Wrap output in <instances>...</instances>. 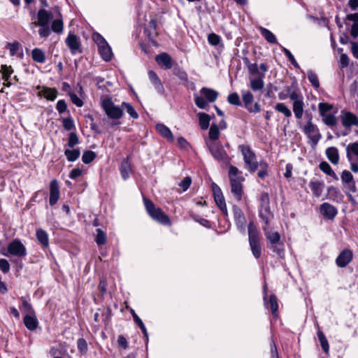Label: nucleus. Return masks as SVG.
Returning a JSON list of instances; mask_svg holds the SVG:
<instances>
[{
	"mask_svg": "<svg viewBox=\"0 0 358 358\" xmlns=\"http://www.w3.org/2000/svg\"><path fill=\"white\" fill-rule=\"evenodd\" d=\"M244 63L246 65L248 68V71L249 73L251 76H260V74L262 73L261 71L259 70L258 66L257 63H250L249 59L248 58L243 59Z\"/></svg>",
	"mask_w": 358,
	"mask_h": 358,
	"instance_id": "nucleus-41",
	"label": "nucleus"
},
{
	"mask_svg": "<svg viewBox=\"0 0 358 358\" xmlns=\"http://www.w3.org/2000/svg\"><path fill=\"white\" fill-rule=\"evenodd\" d=\"M206 144L210 153L215 160L222 162L226 164H230L229 155L220 141H206Z\"/></svg>",
	"mask_w": 358,
	"mask_h": 358,
	"instance_id": "nucleus-7",
	"label": "nucleus"
},
{
	"mask_svg": "<svg viewBox=\"0 0 358 358\" xmlns=\"http://www.w3.org/2000/svg\"><path fill=\"white\" fill-rule=\"evenodd\" d=\"M200 95L194 94L196 106L201 109H206L208 106V102H214L218 96V92L215 90L202 87L200 91Z\"/></svg>",
	"mask_w": 358,
	"mask_h": 358,
	"instance_id": "nucleus-6",
	"label": "nucleus"
},
{
	"mask_svg": "<svg viewBox=\"0 0 358 358\" xmlns=\"http://www.w3.org/2000/svg\"><path fill=\"white\" fill-rule=\"evenodd\" d=\"M143 203L148 214L152 220L162 225H171V221L169 217L165 214L160 208L156 207L150 199L144 196Z\"/></svg>",
	"mask_w": 358,
	"mask_h": 358,
	"instance_id": "nucleus-4",
	"label": "nucleus"
},
{
	"mask_svg": "<svg viewBox=\"0 0 358 358\" xmlns=\"http://www.w3.org/2000/svg\"><path fill=\"white\" fill-rule=\"evenodd\" d=\"M95 242L98 245H103L106 243V234L100 228L96 229Z\"/></svg>",
	"mask_w": 358,
	"mask_h": 358,
	"instance_id": "nucleus-49",
	"label": "nucleus"
},
{
	"mask_svg": "<svg viewBox=\"0 0 358 358\" xmlns=\"http://www.w3.org/2000/svg\"><path fill=\"white\" fill-rule=\"evenodd\" d=\"M268 245L274 244L280 241V235L278 231H272L267 227H262Z\"/></svg>",
	"mask_w": 358,
	"mask_h": 358,
	"instance_id": "nucleus-26",
	"label": "nucleus"
},
{
	"mask_svg": "<svg viewBox=\"0 0 358 358\" xmlns=\"http://www.w3.org/2000/svg\"><path fill=\"white\" fill-rule=\"evenodd\" d=\"M78 143L79 139L77 134L75 132H71L69 134L67 145L69 148H73L75 145L78 144Z\"/></svg>",
	"mask_w": 358,
	"mask_h": 358,
	"instance_id": "nucleus-60",
	"label": "nucleus"
},
{
	"mask_svg": "<svg viewBox=\"0 0 358 358\" xmlns=\"http://www.w3.org/2000/svg\"><path fill=\"white\" fill-rule=\"evenodd\" d=\"M36 236L39 242V243L42 245L43 248H47L49 246V238L48 233L42 229H38L36 230Z\"/></svg>",
	"mask_w": 358,
	"mask_h": 358,
	"instance_id": "nucleus-31",
	"label": "nucleus"
},
{
	"mask_svg": "<svg viewBox=\"0 0 358 358\" xmlns=\"http://www.w3.org/2000/svg\"><path fill=\"white\" fill-rule=\"evenodd\" d=\"M94 41L96 43L98 48L108 43L105 38L99 33H94L92 35Z\"/></svg>",
	"mask_w": 358,
	"mask_h": 358,
	"instance_id": "nucleus-62",
	"label": "nucleus"
},
{
	"mask_svg": "<svg viewBox=\"0 0 358 358\" xmlns=\"http://www.w3.org/2000/svg\"><path fill=\"white\" fill-rule=\"evenodd\" d=\"M32 59L38 63L43 64L45 62L46 57L45 52L40 48H36L31 51Z\"/></svg>",
	"mask_w": 358,
	"mask_h": 358,
	"instance_id": "nucleus-36",
	"label": "nucleus"
},
{
	"mask_svg": "<svg viewBox=\"0 0 358 358\" xmlns=\"http://www.w3.org/2000/svg\"><path fill=\"white\" fill-rule=\"evenodd\" d=\"M101 106L107 117L113 120H118L123 116L122 109L109 98L102 100Z\"/></svg>",
	"mask_w": 358,
	"mask_h": 358,
	"instance_id": "nucleus-10",
	"label": "nucleus"
},
{
	"mask_svg": "<svg viewBox=\"0 0 358 358\" xmlns=\"http://www.w3.org/2000/svg\"><path fill=\"white\" fill-rule=\"evenodd\" d=\"M156 130L157 132L166 140L173 142V135L169 127L162 123L156 124Z\"/></svg>",
	"mask_w": 358,
	"mask_h": 358,
	"instance_id": "nucleus-29",
	"label": "nucleus"
},
{
	"mask_svg": "<svg viewBox=\"0 0 358 358\" xmlns=\"http://www.w3.org/2000/svg\"><path fill=\"white\" fill-rule=\"evenodd\" d=\"M173 73L178 77L182 81H187L188 76L187 73L178 64L173 66Z\"/></svg>",
	"mask_w": 358,
	"mask_h": 358,
	"instance_id": "nucleus-47",
	"label": "nucleus"
},
{
	"mask_svg": "<svg viewBox=\"0 0 358 358\" xmlns=\"http://www.w3.org/2000/svg\"><path fill=\"white\" fill-rule=\"evenodd\" d=\"M99 53L100 54L101 58L106 61L109 62L112 59L113 52L110 47L108 43L105 44L104 45L101 46L98 48Z\"/></svg>",
	"mask_w": 358,
	"mask_h": 358,
	"instance_id": "nucleus-33",
	"label": "nucleus"
},
{
	"mask_svg": "<svg viewBox=\"0 0 358 358\" xmlns=\"http://www.w3.org/2000/svg\"><path fill=\"white\" fill-rule=\"evenodd\" d=\"M232 210L236 227L239 231L244 232L247 221L243 210L236 205L233 206Z\"/></svg>",
	"mask_w": 358,
	"mask_h": 358,
	"instance_id": "nucleus-14",
	"label": "nucleus"
},
{
	"mask_svg": "<svg viewBox=\"0 0 358 358\" xmlns=\"http://www.w3.org/2000/svg\"><path fill=\"white\" fill-rule=\"evenodd\" d=\"M1 73L2 74V78L4 80H9L10 76L13 73V69L11 66H7L6 64H2L1 66Z\"/></svg>",
	"mask_w": 358,
	"mask_h": 358,
	"instance_id": "nucleus-51",
	"label": "nucleus"
},
{
	"mask_svg": "<svg viewBox=\"0 0 358 358\" xmlns=\"http://www.w3.org/2000/svg\"><path fill=\"white\" fill-rule=\"evenodd\" d=\"M148 74L157 92L160 94H164L165 90L157 74L152 70H150Z\"/></svg>",
	"mask_w": 358,
	"mask_h": 358,
	"instance_id": "nucleus-21",
	"label": "nucleus"
},
{
	"mask_svg": "<svg viewBox=\"0 0 358 358\" xmlns=\"http://www.w3.org/2000/svg\"><path fill=\"white\" fill-rule=\"evenodd\" d=\"M77 348L81 354H85L87 351V343L85 339L80 338L77 341Z\"/></svg>",
	"mask_w": 358,
	"mask_h": 358,
	"instance_id": "nucleus-59",
	"label": "nucleus"
},
{
	"mask_svg": "<svg viewBox=\"0 0 358 358\" xmlns=\"http://www.w3.org/2000/svg\"><path fill=\"white\" fill-rule=\"evenodd\" d=\"M122 107L126 110L127 113L131 116V117L134 119H137L138 117V113L130 103L122 102Z\"/></svg>",
	"mask_w": 358,
	"mask_h": 358,
	"instance_id": "nucleus-50",
	"label": "nucleus"
},
{
	"mask_svg": "<svg viewBox=\"0 0 358 358\" xmlns=\"http://www.w3.org/2000/svg\"><path fill=\"white\" fill-rule=\"evenodd\" d=\"M285 90L289 99L293 101L292 110L295 117L299 120L301 119L305 106L302 94L296 86L294 87V84L291 86H287Z\"/></svg>",
	"mask_w": 358,
	"mask_h": 358,
	"instance_id": "nucleus-2",
	"label": "nucleus"
},
{
	"mask_svg": "<svg viewBox=\"0 0 358 358\" xmlns=\"http://www.w3.org/2000/svg\"><path fill=\"white\" fill-rule=\"evenodd\" d=\"M157 64L164 69H171L173 66L171 57L166 52L159 54L155 57Z\"/></svg>",
	"mask_w": 358,
	"mask_h": 358,
	"instance_id": "nucleus-18",
	"label": "nucleus"
},
{
	"mask_svg": "<svg viewBox=\"0 0 358 358\" xmlns=\"http://www.w3.org/2000/svg\"><path fill=\"white\" fill-rule=\"evenodd\" d=\"M65 43L69 48L72 55H76L82 52L81 42L79 37L69 32L65 39Z\"/></svg>",
	"mask_w": 358,
	"mask_h": 358,
	"instance_id": "nucleus-12",
	"label": "nucleus"
},
{
	"mask_svg": "<svg viewBox=\"0 0 358 358\" xmlns=\"http://www.w3.org/2000/svg\"><path fill=\"white\" fill-rule=\"evenodd\" d=\"M268 247L280 257H283L285 253V245L282 241H278L274 244L268 245Z\"/></svg>",
	"mask_w": 358,
	"mask_h": 358,
	"instance_id": "nucleus-42",
	"label": "nucleus"
},
{
	"mask_svg": "<svg viewBox=\"0 0 358 358\" xmlns=\"http://www.w3.org/2000/svg\"><path fill=\"white\" fill-rule=\"evenodd\" d=\"M309 186L315 196L320 197L322 195L324 187V184L322 181L311 180Z\"/></svg>",
	"mask_w": 358,
	"mask_h": 358,
	"instance_id": "nucleus-27",
	"label": "nucleus"
},
{
	"mask_svg": "<svg viewBox=\"0 0 358 358\" xmlns=\"http://www.w3.org/2000/svg\"><path fill=\"white\" fill-rule=\"evenodd\" d=\"M323 119L322 121L324 123L329 127L336 126L337 124V120L335 115L333 114H329L326 115L324 116H322Z\"/></svg>",
	"mask_w": 358,
	"mask_h": 358,
	"instance_id": "nucleus-55",
	"label": "nucleus"
},
{
	"mask_svg": "<svg viewBox=\"0 0 358 358\" xmlns=\"http://www.w3.org/2000/svg\"><path fill=\"white\" fill-rule=\"evenodd\" d=\"M199 126L201 129L206 130L209 127L210 117L209 115L205 113H199Z\"/></svg>",
	"mask_w": 358,
	"mask_h": 358,
	"instance_id": "nucleus-37",
	"label": "nucleus"
},
{
	"mask_svg": "<svg viewBox=\"0 0 358 358\" xmlns=\"http://www.w3.org/2000/svg\"><path fill=\"white\" fill-rule=\"evenodd\" d=\"M259 215L260 219L263 221L264 224L262 227H267L271 224V221L273 218V214L271 211L270 208H259Z\"/></svg>",
	"mask_w": 358,
	"mask_h": 358,
	"instance_id": "nucleus-24",
	"label": "nucleus"
},
{
	"mask_svg": "<svg viewBox=\"0 0 358 358\" xmlns=\"http://www.w3.org/2000/svg\"><path fill=\"white\" fill-rule=\"evenodd\" d=\"M275 109L278 112L282 113L287 118L292 117V112L290 109L283 103H278L275 106Z\"/></svg>",
	"mask_w": 358,
	"mask_h": 358,
	"instance_id": "nucleus-46",
	"label": "nucleus"
},
{
	"mask_svg": "<svg viewBox=\"0 0 358 358\" xmlns=\"http://www.w3.org/2000/svg\"><path fill=\"white\" fill-rule=\"evenodd\" d=\"M2 255L6 257L13 256L22 259L27 255V251L22 241L15 238L8 244L6 251L2 252Z\"/></svg>",
	"mask_w": 358,
	"mask_h": 358,
	"instance_id": "nucleus-9",
	"label": "nucleus"
},
{
	"mask_svg": "<svg viewBox=\"0 0 358 358\" xmlns=\"http://www.w3.org/2000/svg\"><path fill=\"white\" fill-rule=\"evenodd\" d=\"M80 151L79 148L69 150L66 149L64 151V155L66 156L69 162L76 161L80 156Z\"/></svg>",
	"mask_w": 358,
	"mask_h": 358,
	"instance_id": "nucleus-44",
	"label": "nucleus"
},
{
	"mask_svg": "<svg viewBox=\"0 0 358 358\" xmlns=\"http://www.w3.org/2000/svg\"><path fill=\"white\" fill-rule=\"evenodd\" d=\"M260 208H270V198L267 192H262L259 196Z\"/></svg>",
	"mask_w": 358,
	"mask_h": 358,
	"instance_id": "nucleus-52",
	"label": "nucleus"
},
{
	"mask_svg": "<svg viewBox=\"0 0 358 358\" xmlns=\"http://www.w3.org/2000/svg\"><path fill=\"white\" fill-rule=\"evenodd\" d=\"M228 175L231 192L236 200L240 201L243 194V182L245 181V178L242 176V171H239L237 167L230 164Z\"/></svg>",
	"mask_w": 358,
	"mask_h": 358,
	"instance_id": "nucleus-1",
	"label": "nucleus"
},
{
	"mask_svg": "<svg viewBox=\"0 0 358 358\" xmlns=\"http://www.w3.org/2000/svg\"><path fill=\"white\" fill-rule=\"evenodd\" d=\"M317 334L322 350L325 354L328 355L329 352V344L324 334L319 330Z\"/></svg>",
	"mask_w": 358,
	"mask_h": 358,
	"instance_id": "nucleus-40",
	"label": "nucleus"
},
{
	"mask_svg": "<svg viewBox=\"0 0 358 358\" xmlns=\"http://www.w3.org/2000/svg\"><path fill=\"white\" fill-rule=\"evenodd\" d=\"M320 169L327 174V176L331 177L334 180H338V177L336 174V173L333 171L331 166L325 161H323L319 164Z\"/></svg>",
	"mask_w": 358,
	"mask_h": 358,
	"instance_id": "nucleus-35",
	"label": "nucleus"
},
{
	"mask_svg": "<svg viewBox=\"0 0 358 358\" xmlns=\"http://www.w3.org/2000/svg\"><path fill=\"white\" fill-rule=\"evenodd\" d=\"M220 129L217 124H212L209 129L208 131V137L206 138V141H219L218 138L220 137Z\"/></svg>",
	"mask_w": 358,
	"mask_h": 358,
	"instance_id": "nucleus-38",
	"label": "nucleus"
},
{
	"mask_svg": "<svg viewBox=\"0 0 358 358\" xmlns=\"http://www.w3.org/2000/svg\"><path fill=\"white\" fill-rule=\"evenodd\" d=\"M259 31L268 43L271 44H275L278 43L275 36L270 30L264 27H260Z\"/></svg>",
	"mask_w": 358,
	"mask_h": 358,
	"instance_id": "nucleus-39",
	"label": "nucleus"
},
{
	"mask_svg": "<svg viewBox=\"0 0 358 358\" xmlns=\"http://www.w3.org/2000/svg\"><path fill=\"white\" fill-rule=\"evenodd\" d=\"M159 27L157 21L155 18L150 19L148 27L145 29V33L146 34L148 39L151 42H154L155 39L159 35Z\"/></svg>",
	"mask_w": 358,
	"mask_h": 358,
	"instance_id": "nucleus-19",
	"label": "nucleus"
},
{
	"mask_svg": "<svg viewBox=\"0 0 358 358\" xmlns=\"http://www.w3.org/2000/svg\"><path fill=\"white\" fill-rule=\"evenodd\" d=\"M341 178L342 182L345 185L355 180L352 174L348 170H344L341 173Z\"/></svg>",
	"mask_w": 358,
	"mask_h": 358,
	"instance_id": "nucleus-58",
	"label": "nucleus"
},
{
	"mask_svg": "<svg viewBox=\"0 0 358 358\" xmlns=\"http://www.w3.org/2000/svg\"><path fill=\"white\" fill-rule=\"evenodd\" d=\"M353 259V252L350 249L342 250L336 259V264L340 268L345 267Z\"/></svg>",
	"mask_w": 358,
	"mask_h": 358,
	"instance_id": "nucleus-16",
	"label": "nucleus"
},
{
	"mask_svg": "<svg viewBox=\"0 0 358 358\" xmlns=\"http://www.w3.org/2000/svg\"><path fill=\"white\" fill-rule=\"evenodd\" d=\"M320 213L325 220H334L338 214V210L332 204L324 202L320 206Z\"/></svg>",
	"mask_w": 358,
	"mask_h": 358,
	"instance_id": "nucleus-15",
	"label": "nucleus"
},
{
	"mask_svg": "<svg viewBox=\"0 0 358 358\" xmlns=\"http://www.w3.org/2000/svg\"><path fill=\"white\" fill-rule=\"evenodd\" d=\"M241 94L244 106L248 112L257 113L261 110L260 105L257 102L252 106V103L254 101V96L250 91H242Z\"/></svg>",
	"mask_w": 358,
	"mask_h": 358,
	"instance_id": "nucleus-13",
	"label": "nucleus"
},
{
	"mask_svg": "<svg viewBox=\"0 0 358 358\" xmlns=\"http://www.w3.org/2000/svg\"><path fill=\"white\" fill-rule=\"evenodd\" d=\"M318 108L320 115L322 116H324L326 115V113L330 111L333 108V106L328 103H320Z\"/></svg>",
	"mask_w": 358,
	"mask_h": 358,
	"instance_id": "nucleus-63",
	"label": "nucleus"
},
{
	"mask_svg": "<svg viewBox=\"0 0 358 358\" xmlns=\"http://www.w3.org/2000/svg\"><path fill=\"white\" fill-rule=\"evenodd\" d=\"M268 305H269L271 313L274 317L277 316L278 310V303L277 297L274 294H271L269 296V300L268 301Z\"/></svg>",
	"mask_w": 358,
	"mask_h": 358,
	"instance_id": "nucleus-45",
	"label": "nucleus"
},
{
	"mask_svg": "<svg viewBox=\"0 0 358 358\" xmlns=\"http://www.w3.org/2000/svg\"><path fill=\"white\" fill-rule=\"evenodd\" d=\"M120 171L121 173V176L123 180H126L129 178L130 173L131 172V164L129 162V159H124L120 165Z\"/></svg>",
	"mask_w": 358,
	"mask_h": 358,
	"instance_id": "nucleus-34",
	"label": "nucleus"
},
{
	"mask_svg": "<svg viewBox=\"0 0 358 358\" xmlns=\"http://www.w3.org/2000/svg\"><path fill=\"white\" fill-rule=\"evenodd\" d=\"M62 124L64 128L67 131H70L75 129L73 120L71 117L64 118L62 120Z\"/></svg>",
	"mask_w": 358,
	"mask_h": 358,
	"instance_id": "nucleus-64",
	"label": "nucleus"
},
{
	"mask_svg": "<svg viewBox=\"0 0 358 358\" xmlns=\"http://www.w3.org/2000/svg\"><path fill=\"white\" fill-rule=\"evenodd\" d=\"M22 306V310L25 312L26 315H32L36 313L32 306L26 300V299L23 296L20 298Z\"/></svg>",
	"mask_w": 358,
	"mask_h": 358,
	"instance_id": "nucleus-53",
	"label": "nucleus"
},
{
	"mask_svg": "<svg viewBox=\"0 0 358 358\" xmlns=\"http://www.w3.org/2000/svg\"><path fill=\"white\" fill-rule=\"evenodd\" d=\"M50 31H52L57 34H60L64 30V22L62 16L60 12H59V17L54 20L52 22L51 27H50Z\"/></svg>",
	"mask_w": 358,
	"mask_h": 358,
	"instance_id": "nucleus-32",
	"label": "nucleus"
},
{
	"mask_svg": "<svg viewBox=\"0 0 358 358\" xmlns=\"http://www.w3.org/2000/svg\"><path fill=\"white\" fill-rule=\"evenodd\" d=\"M213 193L215 201L219 208L226 205L224 197L219 187L213 189Z\"/></svg>",
	"mask_w": 358,
	"mask_h": 358,
	"instance_id": "nucleus-43",
	"label": "nucleus"
},
{
	"mask_svg": "<svg viewBox=\"0 0 358 358\" xmlns=\"http://www.w3.org/2000/svg\"><path fill=\"white\" fill-rule=\"evenodd\" d=\"M308 78L315 88L320 87V82L317 76L313 71H308Z\"/></svg>",
	"mask_w": 358,
	"mask_h": 358,
	"instance_id": "nucleus-57",
	"label": "nucleus"
},
{
	"mask_svg": "<svg viewBox=\"0 0 358 358\" xmlns=\"http://www.w3.org/2000/svg\"><path fill=\"white\" fill-rule=\"evenodd\" d=\"M238 150L241 152L244 163L251 173H254L258 168L257 157L255 153L252 150L251 148L248 145H239Z\"/></svg>",
	"mask_w": 358,
	"mask_h": 358,
	"instance_id": "nucleus-8",
	"label": "nucleus"
},
{
	"mask_svg": "<svg viewBox=\"0 0 358 358\" xmlns=\"http://www.w3.org/2000/svg\"><path fill=\"white\" fill-rule=\"evenodd\" d=\"M208 41L210 45L216 46L221 42V37L215 33H211L208 36Z\"/></svg>",
	"mask_w": 358,
	"mask_h": 358,
	"instance_id": "nucleus-61",
	"label": "nucleus"
},
{
	"mask_svg": "<svg viewBox=\"0 0 358 358\" xmlns=\"http://www.w3.org/2000/svg\"><path fill=\"white\" fill-rule=\"evenodd\" d=\"M96 157L94 152L91 150L85 151L82 156V161L84 164H88L91 163Z\"/></svg>",
	"mask_w": 358,
	"mask_h": 358,
	"instance_id": "nucleus-54",
	"label": "nucleus"
},
{
	"mask_svg": "<svg viewBox=\"0 0 358 358\" xmlns=\"http://www.w3.org/2000/svg\"><path fill=\"white\" fill-rule=\"evenodd\" d=\"M23 322L24 326L29 331H34L38 325V321L36 317V313L32 315H26L24 317Z\"/></svg>",
	"mask_w": 358,
	"mask_h": 358,
	"instance_id": "nucleus-22",
	"label": "nucleus"
},
{
	"mask_svg": "<svg viewBox=\"0 0 358 358\" xmlns=\"http://www.w3.org/2000/svg\"><path fill=\"white\" fill-rule=\"evenodd\" d=\"M264 76L262 73L260 76L250 78V87L254 92L262 90L264 87Z\"/></svg>",
	"mask_w": 358,
	"mask_h": 358,
	"instance_id": "nucleus-23",
	"label": "nucleus"
},
{
	"mask_svg": "<svg viewBox=\"0 0 358 358\" xmlns=\"http://www.w3.org/2000/svg\"><path fill=\"white\" fill-rule=\"evenodd\" d=\"M260 167L259 171L257 173V176L264 179L268 175V164L265 160H261L258 163V167Z\"/></svg>",
	"mask_w": 358,
	"mask_h": 358,
	"instance_id": "nucleus-48",
	"label": "nucleus"
},
{
	"mask_svg": "<svg viewBox=\"0 0 358 358\" xmlns=\"http://www.w3.org/2000/svg\"><path fill=\"white\" fill-rule=\"evenodd\" d=\"M248 241L253 256L259 259L262 255L260 244V234L253 222H250L248 226Z\"/></svg>",
	"mask_w": 358,
	"mask_h": 358,
	"instance_id": "nucleus-5",
	"label": "nucleus"
},
{
	"mask_svg": "<svg viewBox=\"0 0 358 358\" xmlns=\"http://www.w3.org/2000/svg\"><path fill=\"white\" fill-rule=\"evenodd\" d=\"M228 102L234 106H241V102L240 101V97L236 92H234L230 94L227 97Z\"/></svg>",
	"mask_w": 358,
	"mask_h": 358,
	"instance_id": "nucleus-56",
	"label": "nucleus"
},
{
	"mask_svg": "<svg viewBox=\"0 0 358 358\" xmlns=\"http://www.w3.org/2000/svg\"><path fill=\"white\" fill-rule=\"evenodd\" d=\"M58 94V91L55 87H42L39 96H43L48 100L54 101Z\"/></svg>",
	"mask_w": 358,
	"mask_h": 358,
	"instance_id": "nucleus-30",
	"label": "nucleus"
},
{
	"mask_svg": "<svg viewBox=\"0 0 358 358\" xmlns=\"http://www.w3.org/2000/svg\"><path fill=\"white\" fill-rule=\"evenodd\" d=\"M327 159L334 165L338 164L340 160L338 150L336 147H329L325 151Z\"/></svg>",
	"mask_w": 358,
	"mask_h": 358,
	"instance_id": "nucleus-28",
	"label": "nucleus"
},
{
	"mask_svg": "<svg viewBox=\"0 0 358 358\" xmlns=\"http://www.w3.org/2000/svg\"><path fill=\"white\" fill-rule=\"evenodd\" d=\"M303 131L314 145H316L322 138V135L318 127L312 122L311 116L308 119L306 124L303 126Z\"/></svg>",
	"mask_w": 358,
	"mask_h": 358,
	"instance_id": "nucleus-11",
	"label": "nucleus"
},
{
	"mask_svg": "<svg viewBox=\"0 0 358 358\" xmlns=\"http://www.w3.org/2000/svg\"><path fill=\"white\" fill-rule=\"evenodd\" d=\"M346 157L348 161H358V142L351 143L347 145Z\"/></svg>",
	"mask_w": 358,
	"mask_h": 358,
	"instance_id": "nucleus-25",
	"label": "nucleus"
},
{
	"mask_svg": "<svg viewBox=\"0 0 358 358\" xmlns=\"http://www.w3.org/2000/svg\"><path fill=\"white\" fill-rule=\"evenodd\" d=\"M59 187L56 180H51L50 183L49 203L50 206H55L59 199Z\"/></svg>",
	"mask_w": 358,
	"mask_h": 358,
	"instance_id": "nucleus-20",
	"label": "nucleus"
},
{
	"mask_svg": "<svg viewBox=\"0 0 358 358\" xmlns=\"http://www.w3.org/2000/svg\"><path fill=\"white\" fill-rule=\"evenodd\" d=\"M53 18L52 12L45 8H40L37 14V21L33 24L36 27H40L38 34L41 38H46L50 35L49 22Z\"/></svg>",
	"mask_w": 358,
	"mask_h": 358,
	"instance_id": "nucleus-3",
	"label": "nucleus"
},
{
	"mask_svg": "<svg viewBox=\"0 0 358 358\" xmlns=\"http://www.w3.org/2000/svg\"><path fill=\"white\" fill-rule=\"evenodd\" d=\"M341 120L343 126L345 128L358 126V117L351 112L342 110Z\"/></svg>",
	"mask_w": 358,
	"mask_h": 358,
	"instance_id": "nucleus-17",
	"label": "nucleus"
}]
</instances>
